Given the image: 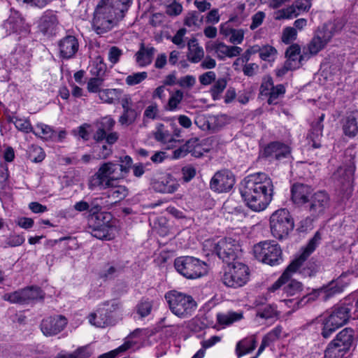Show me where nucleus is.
I'll return each mask as SVG.
<instances>
[{
    "mask_svg": "<svg viewBox=\"0 0 358 358\" xmlns=\"http://www.w3.org/2000/svg\"><path fill=\"white\" fill-rule=\"evenodd\" d=\"M240 193L251 210L255 212L264 210L273 199V182L264 173L248 176L241 183Z\"/></svg>",
    "mask_w": 358,
    "mask_h": 358,
    "instance_id": "f257e3e1",
    "label": "nucleus"
},
{
    "mask_svg": "<svg viewBox=\"0 0 358 358\" xmlns=\"http://www.w3.org/2000/svg\"><path fill=\"white\" fill-rule=\"evenodd\" d=\"M350 319L349 309L343 303L334 306L318 318L322 325V336L329 338L337 329L346 324Z\"/></svg>",
    "mask_w": 358,
    "mask_h": 358,
    "instance_id": "f03ea898",
    "label": "nucleus"
},
{
    "mask_svg": "<svg viewBox=\"0 0 358 358\" xmlns=\"http://www.w3.org/2000/svg\"><path fill=\"white\" fill-rule=\"evenodd\" d=\"M165 299L172 313L181 319L191 317L197 308V303L191 295L176 290L167 292Z\"/></svg>",
    "mask_w": 358,
    "mask_h": 358,
    "instance_id": "7ed1b4c3",
    "label": "nucleus"
},
{
    "mask_svg": "<svg viewBox=\"0 0 358 358\" xmlns=\"http://www.w3.org/2000/svg\"><path fill=\"white\" fill-rule=\"evenodd\" d=\"M298 262L293 261L286 268L279 278L268 288V292H275L282 289L287 296H293L303 291L302 282L293 278V275L296 273V269L299 266Z\"/></svg>",
    "mask_w": 358,
    "mask_h": 358,
    "instance_id": "20e7f679",
    "label": "nucleus"
},
{
    "mask_svg": "<svg viewBox=\"0 0 358 358\" xmlns=\"http://www.w3.org/2000/svg\"><path fill=\"white\" fill-rule=\"evenodd\" d=\"M355 341V331L346 327L338 332L324 351L325 358H343L352 348Z\"/></svg>",
    "mask_w": 358,
    "mask_h": 358,
    "instance_id": "39448f33",
    "label": "nucleus"
},
{
    "mask_svg": "<svg viewBox=\"0 0 358 358\" xmlns=\"http://www.w3.org/2000/svg\"><path fill=\"white\" fill-rule=\"evenodd\" d=\"M250 270L241 262L228 264L221 275L222 282L227 287L237 289L244 286L249 280Z\"/></svg>",
    "mask_w": 358,
    "mask_h": 358,
    "instance_id": "423d86ee",
    "label": "nucleus"
},
{
    "mask_svg": "<svg viewBox=\"0 0 358 358\" xmlns=\"http://www.w3.org/2000/svg\"><path fill=\"white\" fill-rule=\"evenodd\" d=\"M269 221L271 234L278 240L287 238L294 227V219L289 210L285 208L273 212Z\"/></svg>",
    "mask_w": 358,
    "mask_h": 358,
    "instance_id": "0eeeda50",
    "label": "nucleus"
},
{
    "mask_svg": "<svg viewBox=\"0 0 358 358\" xmlns=\"http://www.w3.org/2000/svg\"><path fill=\"white\" fill-rule=\"evenodd\" d=\"M174 266L180 274L188 279L201 278L208 272V266L204 262L191 256L176 258Z\"/></svg>",
    "mask_w": 358,
    "mask_h": 358,
    "instance_id": "6e6552de",
    "label": "nucleus"
},
{
    "mask_svg": "<svg viewBox=\"0 0 358 358\" xmlns=\"http://www.w3.org/2000/svg\"><path fill=\"white\" fill-rule=\"evenodd\" d=\"M320 240L321 234L319 231H317L309 241L307 245L303 249L299 257L294 260L299 261V266L296 269V273L299 272L304 278L314 276L318 271V266L315 262L309 261L306 262V261L316 249Z\"/></svg>",
    "mask_w": 358,
    "mask_h": 358,
    "instance_id": "1a4fd4ad",
    "label": "nucleus"
},
{
    "mask_svg": "<svg viewBox=\"0 0 358 358\" xmlns=\"http://www.w3.org/2000/svg\"><path fill=\"white\" fill-rule=\"evenodd\" d=\"M255 257L262 263L274 266L282 260V250L275 241H261L253 246Z\"/></svg>",
    "mask_w": 358,
    "mask_h": 358,
    "instance_id": "9d476101",
    "label": "nucleus"
},
{
    "mask_svg": "<svg viewBox=\"0 0 358 358\" xmlns=\"http://www.w3.org/2000/svg\"><path fill=\"white\" fill-rule=\"evenodd\" d=\"M119 162H105L98 169L105 178L110 180V185L115 180L123 179L127 176L133 161L131 157L125 155L120 157Z\"/></svg>",
    "mask_w": 358,
    "mask_h": 358,
    "instance_id": "9b49d317",
    "label": "nucleus"
},
{
    "mask_svg": "<svg viewBox=\"0 0 358 358\" xmlns=\"http://www.w3.org/2000/svg\"><path fill=\"white\" fill-rule=\"evenodd\" d=\"M119 308V303L113 300L103 303L96 313L89 315V322L92 325L99 328H105L114 324L113 313Z\"/></svg>",
    "mask_w": 358,
    "mask_h": 358,
    "instance_id": "f8f14e48",
    "label": "nucleus"
},
{
    "mask_svg": "<svg viewBox=\"0 0 358 358\" xmlns=\"http://www.w3.org/2000/svg\"><path fill=\"white\" fill-rule=\"evenodd\" d=\"M114 20H116L115 13L108 9V7L99 2L94 13L93 29L98 34L106 33L113 27Z\"/></svg>",
    "mask_w": 358,
    "mask_h": 358,
    "instance_id": "ddd939ff",
    "label": "nucleus"
},
{
    "mask_svg": "<svg viewBox=\"0 0 358 358\" xmlns=\"http://www.w3.org/2000/svg\"><path fill=\"white\" fill-rule=\"evenodd\" d=\"M218 257L226 263L231 264L241 254V248L238 241L232 238H225L215 243L213 247Z\"/></svg>",
    "mask_w": 358,
    "mask_h": 358,
    "instance_id": "4468645a",
    "label": "nucleus"
},
{
    "mask_svg": "<svg viewBox=\"0 0 358 358\" xmlns=\"http://www.w3.org/2000/svg\"><path fill=\"white\" fill-rule=\"evenodd\" d=\"M330 207V197L327 192L319 190L313 192L305 209L313 220L323 215Z\"/></svg>",
    "mask_w": 358,
    "mask_h": 358,
    "instance_id": "2eb2a0df",
    "label": "nucleus"
},
{
    "mask_svg": "<svg viewBox=\"0 0 358 358\" xmlns=\"http://www.w3.org/2000/svg\"><path fill=\"white\" fill-rule=\"evenodd\" d=\"M42 298L41 289L33 287L6 293L3 296V300L20 304L29 303L31 301Z\"/></svg>",
    "mask_w": 358,
    "mask_h": 358,
    "instance_id": "dca6fc26",
    "label": "nucleus"
},
{
    "mask_svg": "<svg viewBox=\"0 0 358 358\" xmlns=\"http://www.w3.org/2000/svg\"><path fill=\"white\" fill-rule=\"evenodd\" d=\"M235 183V177L231 171L224 169L215 173L212 178L210 187L215 192L221 193L229 192Z\"/></svg>",
    "mask_w": 358,
    "mask_h": 358,
    "instance_id": "f3484780",
    "label": "nucleus"
},
{
    "mask_svg": "<svg viewBox=\"0 0 358 358\" xmlns=\"http://www.w3.org/2000/svg\"><path fill=\"white\" fill-rule=\"evenodd\" d=\"M262 156L270 161H281L291 157V149L283 143L273 141L264 148Z\"/></svg>",
    "mask_w": 358,
    "mask_h": 358,
    "instance_id": "a211bd4d",
    "label": "nucleus"
},
{
    "mask_svg": "<svg viewBox=\"0 0 358 358\" xmlns=\"http://www.w3.org/2000/svg\"><path fill=\"white\" fill-rule=\"evenodd\" d=\"M67 324V319L63 315L50 316L41 323V330L46 336H52L61 332Z\"/></svg>",
    "mask_w": 358,
    "mask_h": 358,
    "instance_id": "6ab92c4d",
    "label": "nucleus"
},
{
    "mask_svg": "<svg viewBox=\"0 0 358 358\" xmlns=\"http://www.w3.org/2000/svg\"><path fill=\"white\" fill-rule=\"evenodd\" d=\"M312 6L310 0H296L290 6L277 12L275 19H291L308 12Z\"/></svg>",
    "mask_w": 358,
    "mask_h": 358,
    "instance_id": "aec40b11",
    "label": "nucleus"
},
{
    "mask_svg": "<svg viewBox=\"0 0 358 358\" xmlns=\"http://www.w3.org/2000/svg\"><path fill=\"white\" fill-rule=\"evenodd\" d=\"M313 189L311 186L303 183H295L291 188V199L299 207L306 208Z\"/></svg>",
    "mask_w": 358,
    "mask_h": 358,
    "instance_id": "412c9836",
    "label": "nucleus"
},
{
    "mask_svg": "<svg viewBox=\"0 0 358 358\" xmlns=\"http://www.w3.org/2000/svg\"><path fill=\"white\" fill-rule=\"evenodd\" d=\"M355 171V166L352 162L348 165L340 166L334 173V179L342 190H348L351 188Z\"/></svg>",
    "mask_w": 358,
    "mask_h": 358,
    "instance_id": "4be33fe9",
    "label": "nucleus"
},
{
    "mask_svg": "<svg viewBox=\"0 0 358 358\" xmlns=\"http://www.w3.org/2000/svg\"><path fill=\"white\" fill-rule=\"evenodd\" d=\"M206 152L207 150L203 147L198 138H191L185 144L176 149L173 152V155L175 158H180L191 153L195 157H200Z\"/></svg>",
    "mask_w": 358,
    "mask_h": 358,
    "instance_id": "5701e85b",
    "label": "nucleus"
},
{
    "mask_svg": "<svg viewBox=\"0 0 358 358\" xmlns=\"http://www.w3.org/2000/svg\"><path fill=\"white\" fill-rule=\"evenodd\" d=\"M349 274L350 271L343 272L336 280H332L327 286L322 287V292H323L322 298L324 301L344 290L350 283L348 280L347 281L345 280V278Z\"/></svg>",
    "mask_w": 358,
    "mask_h": 358,
    "instance_id": "b1692460",
    "label": "nucleus"
},
{
    "mask_svg": "<svg viewBox=\"0 0 358 358\" xmlns=\"http://www.w3.org/2000/svg\"><path fill=\"white\" fill-rule=\"evenodd\" d=\"M96 220L99 222L92 228V235L98 239L107 238L112 227V224L110 223L112 215L110 213H103L96 217Z\"/></svg>",
    "mask_w": 358,
    "mask_h": 358,
    "instance_id": "393cba45",
    "label": "nucleus"
},
{
    "mask_svg": "<svg viewBox=\"0 0 358 358\" xmlns=\"http://www.w3.org/2000/svg\"><path fill=\"white\" fill-rule=\"evenodd\" d=\"M59 56L69 59L75 56L79 48V43L74 36L68 35L62 38L58 43Z\"/></svg>",
    "mask_w": 358,
    "mask_h": 358,
    "instance_id": "a878e982",
    "label": "nucleus"
},
{
    "mask_svg": "<svg viewBox=\"0 0 358 358\" xmlns=\"http://www.w3.org/2000/svg\"><path fill=\"white\" fill-rule=\"evenodd\" d=\"M58 25L56 13L52 10H46L41 16L38 24L39 30L45 35L55 34Z\"/></svg>",
    "mask_w": 358,
    "mask_h": 358,
    "instance_id": "bb28decb",
    "label": "nucleus"
},
{
    "mask_svg": "<svg viewBox=\"0 0 358 358\" xmlns=\"http://www.w3.org/2000/svg\"><path fill=\"white\" fill-rule=\"evenodd\" d=\"M133 0H101L104 6L108 7L116 16L117 20L123 19L125 13L131 6Z\"/></svg>",
    "mask_w": 358,
    "mask_h": 358,
    "instance_id": "cd10ccee",
    "label": "nucleus"
},
{
    "mask_svg": "<svg viewBox=\"0 0 358 358\" xmlns=\"http://www.w3.org/2000/svg\"><path fill=\"white\" fill-rule=\"evenodd\" d=\"M346 20L343 17H336L333 21L325 24L320 30L325 35L327 39L331 41L334 36L341 32L345 27Z\"/></svg>",
    "mask_w": 358,
    "mask_h": 358,
    "instance_id": "c85d7f7f",
    "label": "nucleus"
},
{
    "mask_svg": "<svg viewBox=\"0 0 358 358\" xmlns=\"http://www.w3.org/2000/svg\"><path fill=\"white\" fill-rule=\"evenodd\" d=\"M178 184L169 175L162 177L153 183L156 192L164 194H171L177 190Z\"/></svg>",
    "mask_w": 358,
    "mask_h": 358,
    "instance_id": "c756f323",
    "label": "nucleus"
},
{
    "mask_svg": "<svg viewBox=\"0 0 358 358\" xmlns=\"http://www.w3.org/2000/svg\"><path fill=\"white\" fill-rule=\"evenodd\" d=\"M156 49L152 46H145L141 43L139 50L135 54L136 62L140 67L150 65L156 52Z\"/></svg>",
    "mask_w": 358,
    "mask_h": 358,
    "instance_id": "7c9ffc66",
    "label": "nucleus"
},
{
    "mask_svg": "<svg viewBox=\"0 0 358 358\" xmlns=\"http://www.w3.org/2000/svg\"><path fill=\"white\" fill-rule=\"evenodd\" d=\"M24 24V19L17 11L12 12L8 18L4 21L2 27L8 34L20 31Z\"/></svg>",
    "mask_w": 358,
    "mask_h": 358,
    "instance_id": "2f4dec72",
    "label": "nucleus"
},
{
    "mask_svg": "<svg viewBox=\"0 0 358 358\" xmlns=\"http://www.w3.org/2000/svg\"><path fill=\"white\" fill-rule=\"evenodd\" d=\"M212 49L215 50L220 59L225 57H234L239 55L242 49L238 46H228L224 43H217L213 45Z\"/></svg>",
    "mask_w": 358,
    "mask_h": 358,
    "instance_id": "473e14b6",
    "label": "nucleus"
},
{
    "mask_svg": "<svg viewBox=\"0 0 358 358\" xmlns=\"http://www.w3.org/2000/svg\"><path fill=\"white\" fill-rule=\"evenodd\" d=\"M108 190L103 193L106 197L111 199L113 203H117L124 199L129 194V189L124 185H112L108 187Z\"/></svg>",
    "mask_w": 358,
    "mask_h": 358,
    "instance_id": "72a5a7b5",
    "label": "nucleus"
},
{
    "mask_svg": "<svg viewBox=\"0 0 358 358\" xmlns=\"http://www.w3.org/2000/svg\"><path fill=\"white\" fill-rule=\"evenodd\" d=\"M330 41L327 38L320 29H318L312 40L308 45V50L310 55H317L322 50Z\"/></svg>",
    "mask_w": 358,
    "mask_h": 358,
    "instance_id": "f704fd0d",
    "label": "nucleus"
},
{
    "mask_svg": "<svg viewBox=\"0 0 358 358\" xmlns=\"http://www.w3.org/2000/svg\"><path fill=\"white\" fill-rule=\"evenodd\" d=\"M320 294L323 295V292H322V288L319 289H315L310 294H308L305 296H303L302 298H301L299 300H295V299H285L284 302L289 307L293 306L294 309L299 308L302 306H303L307 303L315 301L317 299Z\"/></svg>",
    "mask_w": 358,
    "mask_h": 358,
    "instance_id": "c9c22d12",
    "label": "nucleus"
},
{
    "mask_svg": "<svg viewBox=\"0 0 358 358\" xmlns=\"http://www.w3.org/2000/svg\"><path fill=\"white\" fill-rule=\"evenodd\" d=\"M188 53L187 58L192 63H198L204 56V52L202 47L199 45L197 40L190 39L187 43Z\"/></svg>",
    "mask_w": 358,
    "mask_h": 358,
    "instance_id": "e433bc0d",
    "label": "nucleus"
},
{
    "mask_svg": "<svg viewBox=\"0 0 358 358\" xmlns=\"http://www.w3.org/2000/svg\"><path fill=\"white\" fill-rule=\"evenodd\" d=\"M152 135L154 138L163 144H168L175 142L172 134L166 128L164 124L159 123L155 127V130L153 131Z\"/></svg>",
    "mask_w": 358,
    "mask_h": 358,
    "instance_id": "4c0bfd02",
    "label": "nucleus"
},
{
    "mask_svg": "<svg viewBox=\"0 0 358 358\" xmlns=\"http://www.w3.org/2000/svg\"><path fill=\"white\" fill-rule=\"evenodd\" d=\"M257 341L254 336L245 338L236 344V353L240 357L255 349Z\"/></svg>",
    "mask_w": 358,
    "mask_h": 358,
    "instance_id": "58836bf2",
    "label": "nucleus"
},
{
    "mask_svg": "<svg viewBox=\"0 0 358 358\" xmlns=\"http://www.w3.org/2000/svg\"><path fill=\"white\" fill-rule=\"evenodd\" d=\"M110 185V180L105 178L99 170L90 178L88 182V187L91 190L96 188L106 189Z\"/></svg>",
    "mask_w": 358,
    "mask_h": 358,
    "instance_id": "ea45409f",
    "label": "nucleus"
},
{
    "mask_svg": "<svg viewBox=\"0 0 358 358\" xmlns=\"http://www.w3.org/2000/svg\"><path fill=\"white\" fill-rule=\"evenodd\" d=\"M342 127L344 134L348 137H355L358 134V123L352 115L343 120Z\"/></svg>",
    "mask_w": 358,
    "mask_h": 358,
    "instance_id": "a19ab883",
    "label": "nucleus"
},
{
    "mask_svg": "<svg viewBox=\"0 0 358 358\" xmlns=\"http://www.w3.org/2000/svg\"><path fill=\"white\" fill-rule=\"evenodd\" d=\"M141 111L134 106L123 110L122 114L120 116L118 122L122 125L129 126L133 124L140 116Z\"/></svg>",
    "mask_w": 358,
    "mask_h": 358,
    "instance_id": "79ce46f5",
    "label": "nucleus"
},
{
    "mask_svg": "<svg viewBox=\"0 0 358 358\" xmlns=\"http://www.w3.org/2000/svg\"><path fill=\"white\" fill-rule=\"evenodd\" d=\"M242 312L229 311L225 313H220L217 314V320L219 324L222 325H230L232 323L243 319Z\"/></svg>",
    "mask_w": 358,
    "mask_h": 358,
    "instance_id": "37998d69",
    "label": "nucleus"
},
{
    "mask_svg": "<svg viewBox=\"0 0 358 358\" xmlns=\"http://www.w3.org/2000/svg\"><path fill=\"white\" fill-rule=\"evenodd\" d=\"M300 53L301 48L299 45L293 44L290 45L285 52V55L287 57L286 62H289L291 65H296V68H299L302 59Z\"/></svg>",
    "mask_w": 358,
    "mask_h": 358,
    "instance_id": "c03bdc74",
    "label": "nucleus"
},
{
    "mask_svg": "<svg viewBox=\"0 0 358 358\" xmlns=\"http://www.w3.org/2000/svg\"><path fill=\"white\" fill-rule=\"evenodd\" d=\"M122 91L120 89H106L99 92L100 99L107 103H114L120 99Z\"/></svg>",
    "mask_w": 358,
    "mask_h": 358,
    "instance_id": "a18cd8bd",
    "label": "nucleus"
},
{
    "mask_svg": "<svg viewBox=\"0 0 358 358\" xmlns=\"http://www.w3.org/2000/svg\"><path fill=\"white\" fill-rule=\"evenodd\" d=\"M122 271V268L120 266L113 263H108L101 271L99 276L104 280H112L117 277Z\"/></svg>",
    "mask_w": 358,
    "mask_h": 358,
    "instance_id": "49530a36",
    "label": "nucleus"
},
{
    "mask_svg": "<svg viewBox=\"0 0 358 358\" xmlns=\"http://www.w3.org/2000/svg\"><path fill=\"white\" fill-rule=\"evenodd\" d=\"M184 97V94L180 90H177L173 92L165 106V110L169 111H176L179 108V104Z\"/></svg>",
    "mask_w": 358,
    "mask_h": 358,
    "instance_id": "de8ad7c7",
    "label": "nucleus"
},
{
    "mask_svg": "<svg viewBox=\"0 0 358 358\" xmlns=\"http://www.w3.org/2000/svg\"><path fill=\"white\" fill-rule=\"evenodd\" d=\"M32 133L36 136L48 140L50 139L53 136L55 131L48 124L38 123Z\"/></svg>",
    "mask_w": 358,
    "mask_h": 358,
    "instance_id": "09e8293b",
    "label": "nucleus"
},
{
    "mask_svg": "<svg viewBox=\"0 0 358 358\" xmlns=\"http://www.w3.org/2000/svg\"><path fill=\"white\" fill-rule=\"evenodd\" d=\"M10 122H13L16 129L24 133H32L34 128L29 120L22 119L17 117H10L8 119Z\"/></svg>",
    "mask_w": 358,
    "mask_h": 358,
    "instance_id": "8fccbe9b",
    "label": "nucleus"
},
{
    "mask_svg": "<svg viewBox=\"0 0 358 358\" xmlns=\"http://www.w3.org/2000/svg\"><path fill=\"white\" fill-rule=\"evenodd\" d=\"M279 315L277 307L275 305L268 304L259 308L257 311V316L264 319H270L278 317Z\"/></svg>",
    "mask_w": 358,
    "mask_h": 358,
    "instance_id": "3c124183",
    "label": "nucleus"
},
{
    "mask_svg": "<svg viewBox=\"0 0 358 358\" xmlns=\"http://www.w3.org/2000/svg\"><path fill=\"white\" fill-rule=\"evenodd\" d=\"M159 117V108L157 103H152L148 106L144 112L143 117V124L148 122V120H155L158 119Z\"/></svg>",
    "mask_w": 358,
    "mask_h": 358,
    "instance_id": "603ef678",
    "label": "nucleus"
},
{
    "mask_svg": "<svg viewBox=\"0 0 358 358\" xmlns=\"http://www.w3.org/2000/svg\"><path fill=\"white\" fill-rule=\"evenodd\" d=\"M45 156L43 150L39 146L31 145L29 149L28 157L32 162H41L44 159Z\"/></svg>",
    "mask_w": 358,
    "mask_h": 358,
    "instance_id": "864d4df0",
    "label": "nucleus"
},
{
    "mask_svg": "<svg viewBox=\"0 0 358 358\" xmlns=\"http://www.w3.org/2000/svg\"><path fill=\"white\" fill-rule=\"evenodd\" d=\"M106 71V65L103 62L101 59H97L92 64L90 73L93 77H97L100 78H105V74Z\"/></svg>",
    "mask_w": 358,
    "mask_h": 358,
    "instance_id": "5fc2aeb1",
    "label": "nucleus"
},
{
    "mask_svg": "<svg viewBox=\"0 0 358 358\" xmlns=\"http://www.w3.org/2000/svg\"><path fill=\"white\" fill-rule=\"evenodd\" d=\"M104 199L103 197H96L88 202L89 208L88 212L92 215H96V217L99 215L102 210Z\"/></svg>",
    "mask_w": 358,
    "mask_h": 358,
    "instance_id": "6e6d98bb",
    "label": "nucleus"
},
{
    "mask_svg": "<svg viewBox=\"0 0 358 358\" xmlns=\"http://www.w3.org/2000/svg\"><path fill=\"white\" fill-rule=\"evenodd\" d=\"M148 78V73L145 71L134 73L128 76L125 79L127 85L134 86L142 83Z\"/></svg>",
    "mask_w": 358,
    "mask_h": 358,
    "instance_id": "4d7b16f0",
    "label": "nucleus"
},
{
    "mask_svg": "<svg viewBox=\"0 0 358 358\" xmlns=\"http://www.w3.org/2000/svg\"><path fill=\"white\" fill-rule=\"evenodd\" d=\"M105 80V78H100L97 77H92L91 78L87 85V88L89 92L90 93H99L102 90H101V87L103 85V82Z\"/></svg>",
    "mask_w": 358,
    "mask_h": 358,
    "instance_id": "13d9d810",
    "label": "nucleus"
},
{
    "mask_svg": "<svg viewBox=\"0 0 358 358\" xmlns=\"http://www.w3.org/2000/svg\"><path fill=\"white\" fill-rule=\"evenodd\" d=\"M226 87L227 80L225 78H219L216 80L210 90V93L213 99H218Z\"/></svg>",
    "mask_w": 358,
    "mask_h": 358,
    "instance_id": "bf43d9fd",
    "label": "nucleus"
},
{
    "mask_svg": "<svg viewBox=\"0 0 358 358\" xmlns=\"http://www.w3.org/2000/svg\"><path fill=\"white\" fill-rule=\"evenodd\" d=\"M282 327L280 325L275 327L271 331H270L268 334H266L263 339L265 340L268 345H270L273 343L279 340L282 337Z\"/></svg>",
    "mask_w": 358,
    "mask_h": 358,
    "instance_id": "052dcab7",
    "label": "nucleus"
},
{
    "mask_svg": "<svg viewBox=\"0 0 358 358\" xmlns=\"http://www.w3.org/2000/svg\"><path fill=\"white\" fill-rule=\"evenodd\" d=\"M152 304L149 300H141L136 306L137 313L141 317L148 316L152 310Z\"/></svg>",
    "mask_w": 358,
    "mask_h": 358,
    "instance_id": "680f3d73",
    "label": "nucleus"
},
{
    "mask_svg": "<svg viewBox=\"0 0 358 358\" xmlns=\"http://www.w3.org/2000/svg\"><path fill=\"white\" fill-rule=\"evenodd\" d=\"M133 344L131 341H127L117 349L101 355L98 358H115L120 352H124L131 348Z\"/></svg>",
    "mask_w": 358,
    "mask_h": 358,
    "instance_id": "e2e57ef3",
    "label": "nucleus"
},
{
    "mask_svg": "<svg viewBox=\"0 0 358 358\" xmlns=\"http://www.w3.org/2000/svg\"><path fill=\"white\" fill-rule=\"evenodd\" d=\"M297 36V31L295 28L287 27L283 29L282 34V41L285 44H289L294 40Z\"/></svg>",
    "mask_w": 358,
    "mask_h": 358,
    "instance_id": "0e129e2a",
    "label": "nucleus"
},
{
    "mask_svg": "<svg viewBox=\"0 0 358 358\" xmlns=\"http://www.w3.org/2000/svg\"><path fill=\"white\" fill-rule=\"evenodd\" d=\"M25 239L24 236L17 234L10 235L5 241L4 248L6 247H17L21 245Z\"/></svg>",
    "mask_w": 358,
    "mask_h": 358,
    "instance_id": "69168bd1",
    "label": "nucleus"
},
{
    "mask_svg": "<svg viewBox=\"0 0 358 358\" xmlns=\"http://www.w3.org/2000/svg\"><path fill=\"white\" fill-rule=\"evenodd\" d=\"M285 92V87L280 84L276 86H273V90L269 94L268 103L269 104L275 103V101L278 99L280 95L284 94Z\"/></svg>",
    "mask_w": 358,
    "mask_h": 358,
    "instance_id": "338daca9",
    "label": "nucleus"
},
{
    "mask_svg": "<svg viewBox=\"0 0 358 358\" xmlns=\"http://www.w3.org/2000/svg\"><path fill=\"white\" fill-rule=\"evenodd\" d=\"M345 307L349 309V315L350 318L353 320L358 319V298L355 301L354 303L347 302V300L343 302Z\"/></svg>",
    "mask_w": 358,
    "mask_h": 358,
    "instance_id": "774afa93",
    "label": "nucleus"
}]
</instances>
